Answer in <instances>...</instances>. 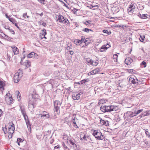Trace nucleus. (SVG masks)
<instances>
[{
	"label": "nucleus",
	"mask_w": 150,
	"mask_h": 150,
	"mask_svg": "<svg viewBox=\"0 0 150 150\" xmlns=\"http://www.w3.org/2000/svg\"><path fill=\"white\" fill-rule=\"evenodd\" d=\"M54 117L55 119L57 117V115L58 114L60 113L59 108L61 106V103L59 101L56 100L54 102Z\"/></svg>",
	"instance_id": "nucleus-1"
},
{
	"label": "nucleus",
	"mask_w": 150,
	"mask_h": 150,
	"mask_svg": "<svg viewBox=\"0 0 150 150\" xmlns=\"http://www.w3.org/2000/svg\"><path fill=\"white\" fill-rule=\"evenodd\" d=\"M23 76V71L20 70L19 69L18 72L16 73L14 76V82L15 83H17L20 80L21 78Z\"/></svg>",
	"instance_id": "nucleus-2"
},
{
	"label": "nucleus",
	"mask_w": 150,
	"mask_h": 150,
	"mask_svg": "<svg viewBox=\"0 0 150 150\" xmlns=\"http://www.w3.org/2000/svg\"><path fill=\"white\" fill-rule=\"evenodd\" d=\"M93 134L96 138L99 140H102L103 139V136L102 133L97 130H94L93 132Z\"/></svg>",
	"instance_id": "nucleus-3"
},
{
	"label": "nucleus",
	"mask_w": 150,
	"mask_h": 150,
	"mask_svg": "<svg viewBox=\"0 0 150 150\" xmlns=\"http://www.w3.org/2000/svg\"><path fill=\"white\" fill-rule=\"evenodd\" d=\"M58 20L60 23H67L68 24H69V22L66 18H64L62 15H60L58 16Z\"/></svg>",
	"instance_id": "nucleus-4"
},
{
	"label": "nucleus",
	"mask_w": 150,
	"mask_h": 150,
	"mask_svg": "<svg viewBox=\"0 0 150 150\" xmlns=\"http://www.w3.org/2000/svg\"><path fill=\"white\" fill-rule=\"evenodd\" d=\"M129 81L134 84H136L137 83L139 84L138 80L137 79L136 77L134 75L130 76L129 79Z\"/></svg>",
	"instance_id": "nucleus-5"
},
{
	"label": "nucleus",
	"mask_w": 150,
	"mask_h": 150,
	"mask_svg": "<svg viewBox=\"0 0 150 150\" xmlns=\"http://www.w3.org/2000/svg\"><path fill=\"white\" fill-rule=\"evenodd\" d=\"M67 142L74 149H76L77 148V145L75 144L76 142L74 139H69L67 141Z\"/></svg>",
	"instance_id": "nucleus-6"
},
{
	"label": "nucleus",
	"mask_w": 150,
	"mask_h": 150,
	"mask_svg": "<svg viewBox=\"0 0 150 150\" xmlns=\"http://www.w3.org/2000/svg\"><path fill=\"white\" fill-rule=\"evenodd\" d=\"M10 127H8V131H7V128H5V129H3V131H4V134H6L8 132H11V130H13V131L15 129L14 125L13 123L12 122H11L10 125Z\"/></svg>",
	"instance_id": "nucleus-7"
},
{
	"label": "nucleus",
	"mask_w": 150,
	"mask_h": 150,
	"mask_svg": "<svg viewBox=\"0 0 150 150\" xmlns=\"http://www.w3.org/2000/svg\"><path fill=\"white\" fill-rule=\"evenodd\" d=\"M134 3H132L129 6L127 9V11L129 13L132 14L136 7Z\"/></svg>",
	"instance_id": "nucleus-8"
},
{
	"label": "nucleus",
	"mask_w": 150,
	"mask_h": 150,
	"mask_svg": "<svg viewBox=\"0 0 150 150\" xmlns=\"http://www.w3.org/2000/svg\"><path fill=\"white\" fill-rule=\"evenodd\" d=\"M118 107L117 105H113V114H115V115H114L115 116L114 118L115 120H116V119H117L118 117V114L117 112H115L116 111L118 110Z\"/></svg>",
	"instance_id": "nucleus-9"
},
{
	"label": "nucleus",
	"mask_w": 150,
	"mask_h": 150,
	"mask_svg": "<svg viewBox=\"0 0 150 150\" xmlns=\"http://www.w3.org/2000/svg\"><path fill=\"white\" fill-rule=\"evenodd\" d=\"M82 94L81 92L78 93H75L72 95V97L74 100H78L79 99L81 94Z\"/></svg>",
	"instance_id": "nucleus-10"
},
{
	"label": "nucleus",
	"mask_w": 150,
	"mask_h": 150,
	"mask_svg": "<svg viewBox=\"0 0 150 150\" xmlns=\"http://www.w3.org/2000/svg\"><path fill=\"white\" fill-rule=\"evenodd\" d=\"M37 54L33 52H31L27 55V57L28 58H37Z\"/></svg>",
	"instance_id": "nucleus-11"
},
{
	"label": "nucleus",
	"mask_w": 150,
	"mask_h": 150,
	"mask_svg": "<svg viewBox=\"0 0 150 150\" xmlns=\"http://www.w3.org/2000/svg\"><path fill=\"white\" fill-rule=\"evenodd\" d=\"M110 46L108 44H107L106 45H103L101 48L100 49V52H102L103 51L107 50L108 48L110 47Z\"/></svg>",
	"instance_id": "nucleus-12"
},
{
	"label": "nucleus",
	"mask_w": 150,
	"mask_h": 150,
	"mask_svg": "<svg viewBox=\"0 0 150 150\" xmlns=\"http://www.w3.org/2000/svg\"><path fill=\"white\" fill-rule=\"evenodd\" d=\"M133 60L130 57H128L125 60V63L127 65H130L132 62Z\"/></svg>",
	"instance_id": "nucleus-13"
},
{
	"label": "nucleus",
	"mask_w": 150,
	"mask_h": 150,
	"mask_svg": "<svg viewBox=\"0 0 150 150\" xmlns=\"http://www.w3.org/2000/svg\"><path fill=\"white\" fill-rule=\"evenodd\" d=\"M127 84L126 82L124 80H122L119 83L118 87L120 86V87L123 88Z\"/></svg>",
	"instance_id": "nucleus-14"
},
{
	"label": "nucleus",
	"mask_w": 150,
	"mask_h": 150,
	"mask_svg": "<svg viewBox=\"0 0 150 150\" xmlns=\"http://www.w3.org/2000/svg\"><path fill=\"white\" fill-rule=\"evenodd\" d=\"M126 115L127 117L131 118L135 116L134 112L131 111L127 112L126 113Z\"/></svg>",
	"instance_id": "nucleus-15"
},
{
	"label": "nucleus",
	"mask_w": 150,
	"mask_h": 150,
	"mask_svg": "<svg viewBox=\"0 0 150 150\" xmlns=\"http://www.w3.org/2000/svg\"><path fill=\"white\" fill-rule=\"evenodd\" d=\"M99 71V69H96L93 70L91 71V72L88 73V75H94L96 74Z\"/></svg>",
	"instance_id": "nucleus-16"
},
{
	"label": "nucleus",
	"mask_w": 150,
	"mask_h": 150,
	"mask_svg": "<svg viewBox=\"0 0 150 150\" xmlns=\"http://www.w3.org/2000/svg\"><path fill=\"white\" fill-rule=\"evenodd\" d=\"M80 140L82 141L83 140L85 141H87L89 139V137L86 135H84L83 137H81V136H80Z\"/></svg>",
	"instance_id": "nucleus-17"
},
{
	"label": "nucleus",
	"mask_w": 150,
	"mask_h": 150,
	"mask_svg": "<svg viewBox=\"0 0 150 150\" xmlns=\"http://www.w3.org/2000/svg\"><path fill=\"white\" fill-rule=\"evenodd\" d=\"M115 13H117L120 11L119 7L118 6H113V11Z\"/></svg>",
	"instance_id": "nucleus-18"
},
{
	"label": "nucleus",
	"mask_w": 150,
	"mask_h": 150,
	"mask_svg": "<svg viewBox=\"0 0 150 150\" xmlns=\"http://www.w3.org/2000/svg\"><path fill=\"white\" fill-rule=\"evenodd\" d=\"M87 64L88 65H92L93 64V61L89 58H87L86 60Z\"/></svg>",
	"instance_id": "nucleus-19"
},
{
	"label": "nucleus",
	"mask_w": 150,
	"mask_h": 150,
	"mask_svg": "<svg viewBox=\"0 0 150 150\" xmlns=\"http://www.w3.org/2000/svg\"><path fill=\"white\" fill-rule=\"evenodd\" d=\"M12 49L14 54H18L19 50L18 49L17 47H14L12 48Z\"/></svg>",
	"instance_id": "nucleus-20"
},
{
	"label": "nucleus",
	"mask_w": 150,
	"mask_h": 150,
	"mask_svg": "<svg viewBox=\"0 0 150 150\" xmlns=\"http://www.w3.org/2000/svg\"><path fill=\"white\" fill-rule=\"evenodd\" d=\"M25 122L26 123V124L27 125V127L28 128L29 130H31V125L29 121V120L25 121Z\"/></svg>",
	"instance_id": "nucleus-21"
},
{
	"label": "nucleus",
	"mask_w": 150,
	"mask_h": 150,
	"mask_svg": "<svg viewBox=\"0 0 150 150\" xmlns=\"http://www.w3.org/2000/svg\"><path fill=\"white\" fill-rule=\"evenodd\" d=\"M25 122L26 123V124L27 125V127L28 128L29 130H31V125L29 121V120L25 121Z\"/></svg>",
	"instance_id": "nucleus-22"
},
{
	"label": "nucleus",
	"mask_w": 150,
	"mask_h": 150,
	"mask_svg": "<svg viewBox=\"0 0 150 150\" xmlns=\"http://www.w3.org/2000/svg\"><path fill=\"white\" fill-rule=\"evenodd\" d=\"M41 115V117H45L47 118L49 117V114L46 111H43L42 113H41L40 114Z\"/></svg>",
	"instance_id": "nucleus-23"
},
{
	"label": "nucleus",
	"mask_w": 150,
	"mask_h": 150,
	"mask_svg": "<svg viewBox=\"0 0 150 150\" xmlns=\"http://www.w3.org/2000/svg\"><path fill=\"white\" fill-rule=\"evenodd\" d=\"M42 35H40V38L41 39H42L43 38L44 36H45L46 34L47 33L46 32V30L45 29H43L42 30Z\"/></svg>",
	"instance_id": "nucleus-24"
},
{
	"label": "nucleus",
	"mask_w": 150,
	"mask_h": 150,
	"mask_svg": "<svg viewBox=\"0 0 150 150\" xmlns=\"http://www.w3.org/2000/svg\"><path fill=\"white\" fill-rule=\"evenodd\" d=\"M106 108V105H103L100 107V109L103 112H107Z\"/></svg>",
	"instance_id": "nucleus-25"
},
{
	"label": "nucleus",
	"mask_w": 150,
	"mask_h": 150,
	"mask_svg": "<svg viewBox=\"0 0 150 150\" xmlns=\"http://www.w3.org/2000/svg\"><path fill=\"white\" fill-rule=\"evenodd\" d=\"M150 115V110H147L143 112V116H146Z\"/></svg>",
	"instance_id": "nucleus-26"
},
{
	"label": "nucleus",
	"mask_w": 150,
	"mask_h": 150,
	"mask_svg": "<svg viewBox=\"0 0 150 150\" xmlns=\"http://www.w3.org/2000/svg\"><path fill=\"white\" fill-rule=\"evenodd\" d=\"M111 106L110 105V106H106V110L107 112H109L110 111L112 110V109L111 108Z\"/></svg>",
	"instance_id": "nucleus-27"
},
{
	"label": "nucleus",
	"mask_w": 150,
	"mask_h": 150,
	"mask_svg": "<svg viewBox=\"0 0 150 150\" xmlns=\"http://www.w3.org/2000/svg\"><path fill=\"white\" fill-rule=\"evenodd\" d=\"M11 132H8V136L9 138L10 139L12 137V134L13 133V130H11Z\"/></svg>",
	"instance_id": "nucleus-28"
},
{
	"label": "nucleus",
	"mask_w": 150,
	"mask_h": 150,
	"mask_svg": "<svg viewBox=\"0 0 150 150\" xmlns=\"http://www.w3.org/2000/svg\"><path fill=\"white\" fill-rule=\"evenodd\" d=\"M4 83L0 80V89L1 91L4 90Z\"/></svg>",
	"instance_id": "nucleus-29"
},
{
	"label": "nucleus",
	"mask_w": 150,
	"mask_h": 150,
	"mask_svg": "<svg viewBox=\"0 0 150 150\" xmlns=\"http://www.w3.org/2000/svg\"><path fill=\"white\" fill-rule=\"evenodd\" d=\"M28 106L29 108L31 110H33V109L34 108V106L33 103H31L30 102L29 103Z\"/></svg>",
	"instance_id": "nucleus-30"
},
{
	"label": "nucleus",
	"mask_w": 150,
	"mask_h": 150,
	"mask_svg": "<svg viewBox=\"0 0 150 150\" xmlns=\"http://www.w3.org/2000/svg\"><path fill=\"white\" fill-rule=\"evenodd\" d=\"M74 42L76 45H78L79 44H80L82 42L81 40L78 39L75 40Z\"/></svg>",
	"instance_id": "nucleus-31"
},
{
	"label": "nucleus",
	"mask_w": 150,
	"mask_h": 150,
	"mask_svg": "<svg viewBox=\"0 0 150 150\" xmlns=\"http://www.w3.org/2000/svg\"><path fill=\"white\" fill-rule=\"evenodd\" d=\"M117 54L113 55V60L115 62H117Z\"/></svg>",
	"instance_id": "nucleus-32"
},
{
	"label": "nucleus",
	"mask_w": 150,
	"mask_h": 150,
	"mask_svg": "<svg viewBox=\"0 0 150 150\" xmlns=\"http://www.w3.org/2000/svg\"><path fill=\"white\" fill-rule=\"evenodd\" d=\"M143 111V109H142L139 110L137 111H135V112H134V114L135 116L137 115L140 113V112H142Z\"/></svg>",
	"instance_id": "nucleus-33"
},
{
	"label": "nucleus",
	"mask_w": 150,
	"mask_h": 150,
	"mask_svg": "<svg viewBox=\"0 0 150 150\" xmlns=\"http://www.w3.org/2000/svg\"><path fill=\"white\" fill-rule=\"evenodd\" d=\"M20 110L22 114H24L26 113V111L24 108H22L21 106H20Z\"/></svg>",
	"instance_id": "nucleus-34"
},
{
	"label": "nucleus",
	"mask_w": 150,
	"mask_h": 150,
	"mask_svg": "<svg viewBox=\"0 0 150 150\" xmlns=\"http://www.w3.org/2000/svg\"><path fill=\"white\" fill-rule=\"evenodd\" d=\"M82 31L88 33H89L90 31H92V30L87 28H85L83 29Z\"/></svg>",
	"instance_id": "nucleus-35"
},
{
	"label": "nucleus",
	"mask_w": 150,
	"mask_h": 150,
	"mask_svg": "<svg viewBox=\"0 0 150 150\" xmlns=\"http://www.w3.org/2000/svg\"><path fill=\"white\" fill-rule=\"evenodd\" d=\"M62 144L64 149L65 150H69V148L65 145L64 142H62Z\"/></svg>",
	"instance_id": "nucleus-36"
},
{
	"label": "nucleus",
	"mask_w": 150,
	"mask_h": 150,
	"mask_svg": "<svg viewBox=\"0 0 150 150\" xmlns=\"http://www.w3.org/2000/svg\"><path fill=\"white\" fill-rule=\"evenodd\" d=\"M127 71L129 73L132 74L134 73V72L135 71H134L133 69H127Z\"/></svg>",
	"instance_id": "nucleus-37"
},
{
	"label": "nucleus",
	"mask_w": 150,
	"mask_h": 150,
	"mask_svg": "<svg viewBox=\"0 0 150 150\" xmlns=\"http://www.w3.org/2000/svg\"><path fill=\"white\" fill-rule=\"evenodd\" d=\"M149 16V15L147 14H142V19H145L147 18Z\"/></svg>",
	"instance_id": "nucleus-38"
},
{
	"label": "nucleus",
	"mask_w": 150,
	"mask_h": 150,
	"mask_svg": "<svg viewBox=\"0 0 150 150\" xmlns=\"http://www.w3.org/2000/svg\"><path fill=\"white\" fill-rule=\"evenodd\" d=\"M144 38H145V36L143 35H141L140 36L139 40L141 42H143L144 40Z\"/></svg>",
	"instance_id": "nucleus-39"
},
{
	"label": "nucleus",
	"mask_w": 150,
	"mask_h": 150,
	"mask_svg": "<svg viewBox=\"0 0 150 150\" xmlns=\"http://www.w3.org/2000/svg\"><path fill=\"white\" fill-rule=\"evenodd\" d=\"M106 100H105L101 99L100 101V102L98 103V104L99 105H100V104H103V103H106Z\"/></svg>",
	"instance_id": "nucleus-40"
},
{
	"label": "nucleus",
	"mask_w": 150,
	"mask_h": 150,
	"mask_svg": "<svg viewBox=\"0 0 150 150\" xmlns=\"http://www.w3.org/2000/svg\"><path fill=\"white\" fill-rule=\"evenodd\" d=\"M9 21L11 22L13 24H14L16 22H17L13 18H11L9 19Z\"/></svg>",
	"instance_id": "nucleus-41"
},
{
	"label": "nucleus",
	"mask_w": 150,
	"mask_h": 150,
	"mask_svg": "<svg viewBox=\"0 0 150 150\" xmlns=\"http://www.w3.org/2000/svg\"><path fill=\"white\" fill-rule=\"evenodd\" d=\"M26 63L25 64L27 67L28 68L30 66V62L28 61V60L26 61Z\"/></svg>",
	"instance_id": "nucleus-42"
},
{
	"label": "nucleus",
	"mask_w": 150,
	"mask_h": 150,
	"mask_svg": "<svg viewBox=\"0 0 150 150\" xmlns=\"http://www.w3.org/2000/svg\"><path fill=\"white\" fill-rule=\"evenodd\" d=\"M8 100V101L9 102L11 103L13 102V98L11 96L8 97L7 98V100Z\"/></svg>",
	"instance_id": "nucleus-43"
},
{
	"label": "nucleus",
	"mask_w": 150,
	"mask_h": 150,
	"mask_svg": "<svg viewBox=\"0 0 150 150\" xmlns=\"http://www.w3.org/2000/svg\"><path fill=\"white\" fill-rule=\"evenodd\" d=\"M16 93H17V98L18 99V100H20L21 99L20 97H21V94L18 91H16Z\"/></svg>",
	"instance_id": "nucleus-44"
},
{
	"label": "nucleus",
	"mask_w": 150,
	"mask_h": 150,
	"mask_svg": "<svg viewBox=\"0 0 150 150\" xmlns=\"http://www.w3.org/2000/svg\"><path fill=\"white\" fill-rule=\"evenodd\" d=\"M145 129V133H146V136H147L149 137H150V134H149V132L147 130L148 129Z\"/></svg>",
	"instance_id": "nucleus-45"
},
{
	"label": "nucleus",
	"mask_w": 150,
	"mask_h": 150,
	"mask_svg": "<svg viewBox=\"0 0 150 150\" xmlns=\"http://www.w3.org/2000/svg\"><path fill=\"white\" fill-rule=\"evenodd\" d=\"M26 17L28 18L29 17V16L27 15V13H23V17L24 19H26Z\"/></svg>",
	"instance_id": "nucleus-46"
},
{
	"label": "nucleus",
	"mask_w": 150,
	"mask_h": 150,
	"mask_svg": "<svg viewBox=\"0 0 150 150\" xmlns=\"http://www.w3.org/2000/svg\"><path fill=\"white\" fill-rule=\"evenodd\" d=\"M102 125H105L106 126L108 125V121H104V122H103L101 124Z\"/></svg>",
	"instance_id": "nucleus-47"
},
{
	"label": "nucleus",
	"mask_w": 150,
	"mask_h": 150,
	"mask_svg": "<svg viewBox=\"0 0 150 150\" xmlns=\"http://www.w3.org/2000/svg\"><path fill=\"white\" fill-rule=\"evenodd\" d=\"M40 3H41L42 4H46L45 0H38Z\"/></svg>",
	"instance_id": "nucleus-48"
},
{
	"label": "nucleus",
	"mask_w": 150,
	"mask_h": 150,
	"mask_svg": "<svg viewBox=\"0 0 150 150\" xmlns=\"http://www.w3.org/2000/svg\"><path fill=\"white\" fill-rule=\"evenodd\" d=\"M85 37L83 36H81V42H85Z\"/></svg>",
	"instance_id": "nucleus-49"
},
{
	"label": "nucleus",
	"mask_w": 150,
	"mask_h": 150,
	"mask_svg": "<svg viewBox=\"0 0 150 150\" xmlns=\"http://www.w3.org/2000/svg\"><path fill=\"white\" fill-rule=\"evenodd\" d=\"M23 141V139L21 138H18L17 139V142H22Z\"/></svg>",
	"instance_id": "nucleus-50"
},
{
	"label": "nucleus",
	"mask_w": 150,
	"mask_h": 150,
	"mask_svg": "<svg viewBox=\"0 0 150 150\" xmlns=\"http://www.w3.org/2000/svg\"><path fill=\"white\" fill-rule=\"evenodd\" d=\"M9 95H10V93H6V96H5V98L6 100H7V98L8 97H9L8 96Z\"/></svg>",
	"instance_id": "nucleus-51"
},
{
	"label": "nucleus",
	"mask_w": 150,
	"mask_h": 150,
	"mask_svg": "<svg viewBox=\"0 0 150 150\" xmlns=\"http://www.w3.org/2000/svg\"><path fill=\"white\" fill-rule=\"evenodd\" d=\"M98 64V61H96L95 62L93 61V66H96Z\"/></svg>",
	"instance_id": "nucleus-52"
},
{
	"label": "nucleus",
	"mask_w": 150,
	"mask_h": 150,
	"mask_svg": "<svg viewBox=\"0 0 150 150\" xmlns=\"http://www.w3.org/2000/svg\"><path fill=\"white\" fill-rule=\"evenodd\" d=\"M141 65H143L144 66V68L146 67V63L144 61H143L142 62Z\"/></svg>",
	"instance_id": "nucleus-53"
},
{
	"label": "nucleus",
	"mask_w": 150,
	"mask_h": 150,
	"mask_svg": "<svg viewBox=\"0 0 150 150\" xmlns=\"http://www.w3.org/2000/svg\"><path fill=\"white\" fill-rule=\"evenodd\" d=\"M91 22V21L89 20L88 21H86V22L83 23L86 25H88L90 24V23H89V22Z\"/></svg>",
	"instance_id": "nucleus-54"
},
{
	"label": "nucleus",
	"mask_w": 150,
	"mask_h": 150,
	"mask_svg": "<svg viewBox=\"0 0 150 150\" xmlns=\"http://www.w3.org/2000/svg\"><path fill=\"white\" fill-rule=\"evenodd\" d=\"M69 54L71 55H72L74 54V52L72 50H69Z\"/></svg>",
	"instance_id": "nucleus-55"
},
{
	"label": "nucleus",
	"mask_w": 150,
	"mask_h": 150,
	"mask_svg": "<svg viewBox=\"0 0 150 150\" xmlns=\"http://www.w3.org/2000/svg\"><path fill=\"white\" fill-rule=\"evenodd\" d=\"M78 120V119H77V118H76L75 119V117H74V118L73 119V120H72V123H74V122H77V121Z\"/></svg>",
	"instance_id": "nucleus-56"
},
{
	"label": "nucleus",
	"mask_w": 150,
	"mask_h": 150,
	"mask_svg": "<svg viewBox=\"0 0 150 150\" xmlns=\"http://www.w3.org/2000/svg\"><path fill=\"white\" fill-rule=\"evenodd\" d=\"M9 30L10 32L12 33V34H13V35L14 34L15 32L14 31L12 30V29H9Z\"/></svg>",
	"instance_id": "nucleus-57"
},
{
	"label": "nucleus",
	"mask_w": 150,
	"mask_h": 150,
	"mask_svg": "<svg viewBox=\"0 0 150 150\" xmlns=\"http://www.w3.org/2000/svg\"><path fill=\"white\" fill-rule=\"evenodd\" d=\"M103 31L104 33H107L108 35L109 34V32H108V30H103Z\"/></svg>",
	"instance_id": "nucleus-58"
},
{
	"label": "nucleus",
	"mask_w": 150,
	"mask_h": 150,
	"mask_svg": "<svg viewBox=\"0 0 150 150\" xmlns=\"http://www.w3.org/2000/svg\"><path fill=\"white\" fill-rule=\"evenodd\" d=\"M100 123V124H102V123L103 122H104V120H103V119L101 118L100 117H99Z\"/></svg>",
	"instance_id": "nucleus-59"
},
{
	"label": "nucleus",
	"mask_w": 150,
	"mask_h": 150,
	"mask_svg": "<svg viewBox=\"0 0 150 150\" xmlns=\"http://www.w3.org/2000/svg\"><path fill=\"white\" fill-rule=\"evenodd\" d=\"M73 126L76 128H79L78 127V126L76 124H74Z\"/></svg>",
	"instance_id": "nucleus-60"
},
{
	"label": "nucleus",
	"mask_w": 150,
	"mask_h": 150,
	"mask_svg": "<svg viewBox=\"0 0 150 150\" xmlns=\"http://www.w3.org/2000/svg\"><path fill=\"white\" fill-rule=\"evenodd\" d=\"M83 80L84 81V82H85V83H86L87 82L89 81V79H85Z\"/></svg>",
	"instance_id": "nucleus-61"
},
{
	"label": "nucleus",
	"mask_w": 150,
	"mask_h": 150,
	"mask_svg": "<svg viewBox=\"0 0 150 150\" xmlns=\"http://www.w3.org/2000/svg\"><path fill=\"white\" fill-rule=\"evenodd\" d=\"M54 139H52L50 140V143L51 144H52L54 142Z\"/></svg>",
	"instance_id": "nucleus-62"
},
{
	"label": "nucleus",
	"mask_w": 150,
	"mask_h": 150,
	"mask_svg": "<svg viewBox=\"0 0 150 150\" xmlns=\"http://www.w3.org/2000/svg\"><path fill=\"white\" fill-rule=\"evenodd\" d=\"M87 7L90 8L91 9L92 8H93V6L92 5H91L90 6H87Z\"/></svg>",
	"instance_id": "nucleus-63"
},
{
	"label": "nucleus",
	"mask_w": 150,
	"mask_h": 150,
	"mask_svg": "<svg viewBox=\"0 0 150 150\" xmlns=\"http://www.w3.org/2000/svg\"><path fill=\"white\" fill-rule=\"evenodd\" d=\"M5 16L9 20V19L11 18H9V17L8 16L7 14H5Z\"/></svg>",
	"instance_id": "nucleus-64"
}]
</instances>
